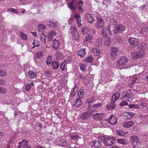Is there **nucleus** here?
Segmentation results:
<instances>
[{"instance_id":"nucleus-1","label":"nucleus","mask_w":148,"mask_h":148,"mask_svg":"<svg viewBox=\"0 0 148 148\" xmlns=\"http://www.w3.org/2000/svg\"><path fill=\"white\" fill-rule=\"evenodd\" d=\"M84 2L82 1H78V0H73L72 1L69 2L68 6L71 9L75 10L77 8L80 12H83V9Z\"/></svg>"},{"instance_id":"nucleus-2","label":"nucleus","mask_w":148,"mask_h":148,"mask_svg":"<svg viewBox=\"0 0 148 148\" xmlns=\"http://www.w3.org/2000/svg\"><path fill=\"white\" fill-rule=\"evenodd\" d=\"M130 139L133 147L135 148H138L140 144L138 137L136 136H131Z\"/></svg>"},{"instance_id":"nucleus-3","label":"nucleus","mask_w":148,"mask_h":148,"mask_svg":"<svg viewBox=\"0 0 148 148\" xmlns=\"http://www.w3.org/2000/svg\"><path fill=\"white\" fill-rule=\"evenodd\" d=\"M125 27L121 24H119L117 25L114 29V34L122 33L125 30Z\"/></svg>"},{"instance_id":"nucleus-4","label":"nucleus","mask_w":148,"mask_h":148,"mask_svg":"<svg viewBox=\"0 0 148 148\" xmlns=\"http://www.w3.org/2000/svg\"><path fill=\"white\" fill-rule=\"evenodd\" d=\"M103 140L104 144L107 146L112 145L116 141V140L113 137L103 138Z\"/></svg>"},{"instance_id":"nucleus-5","label":"nucleus","mask_w":148,"mask_h":148,"mask_svg":"<svg viewBox=\"0 0 148 148\" xmlns=\"http://www.w3.org/2000/svg\"><path fill=\"white\" fill-rule=\"evenodd\" d=\"M128 40L130 45L133 47H137L139 43V40L136 38L130 37Z\"/></svg>"},{"instance_id":"nucleus-6","label":"nucleus","mask_w":148,"mask_h":148,"mask_svg":"<svg viewBox=\"0 0 148 148\" xmlns=\"http://www.w3.org/2000/svg\"><path fill=\"white\" fill-rule=\"evenodd\" d=\"M131 55L133 59L135 60L142 58L145 55V53L144 51L138 50V51L137 52H135L134 53H132Z\"/></svg>"},{"instance_id":"nucleus-7","label":"nucleus","mask_w":148,"mask_h":148,"mask_svg":"<svg viewBox=\"0 0 148 148\" xmlns=\"http://www.w3.org/2000/svg\"><path fill=\"white\" fill-rule=\"evenodd\" d=\"M97 22L95 24V26L98 28L102 27L104 25V21L100 17L97 16L96 17Z\"/></svg>"},{"instance_id":"nucleus-8","label":"nucleus","mask_w":148,"mask_h":148,"mask_svg":"<svg viewBox=\"0 0 148 148\" xmlns=\"http://www.w3.org/2000/svg\"><path fill=\"white\" fill-rule=\"evenodd\" d=\"M85 18L86 21L89 23H92L94 21V15L88 13L85 14Z\"/></svg>"},{"instance_id":"nucleus-9","label":"nucleus","mask_w":148,"mask_h":148,"mask_svg":"<svg viewBox=\"0 0 148 148\" xmlns=\"http://www.w3.org/2000/svg\"><path fill=\"white\" fill-rule=\"evenodd\" d=\"M71 34L72 38L73 40H77L79 38V34L75 28L72 29Z\"/></svg>"},{"instance_id":"nucleus-10","label":"nucleus","mask_w":148,"mask_h":148,"mask_svg":"<svg viewBox=\"0 0 148 148\" xmlns=\"http://www.w3.org/2000/svg\"><path fill=\"white\" fill-rule=\"evenodd\" d=\"M46 62L47 65H59L60 64L57 61H53L52 60V57L50 56H48L47 58Z\"/></svg>"},{"instance_id":"nucleus-11","label":"nucleus","mask_w":148,"mask_h":148,"mask_svg":"<svg viewBox=\"0 0 148 148\" xmlns=\"http://www.w3.org/2000/svg\"><path fill=\"white\" fill-rule=\"evenodd\" d=\"M117 120L116 117L112 115L108 117L107 121L111 125H114L116 123Z\"/></svg>"},{"instance_id":"nucleus-12","label":"nucleus","mask_w":148,"mask_h":148,"mask_svg":"<svg viewBox=\"0 0 148 148\" xmlns=\"http://www.w3.org/2000/svg\"><path fill=\"white\" fill-rule=\"evenodd\" d=\"M123 99L125 100L130 99L133 95L130 90H129L127 92H124L123 94Z\"/></svg>"},{"instance_id":"nucleus-13","label":"nucleus","mask_w":148,"mask_h":148,"mask_svg":"<svg viewBox=\"0 0 148 148\" xmlns=\"http://www.w3.org/2000/svg\"><path fill=\"white\" fill-rule=\"evenodd\" d=\"M127 62L128 60L126 57H121L117 61L116 65H125Z\"/></svg>"},{"instance_id":"nucleus-14","label":"nucleus","mask_w":148,"mask_h":148,"mask_svg":"<svg viewBox=\"0 0 148 148\" xmlns=\"http://www.w3.org/2000/svg\"><path fill=\"white\" fill-rule=\"evenodd\" d=\"M104 116L103 114L101 113H96L93 114L92 117L95 120H100L103 118Z\"/></svg>"},{"instance_id":"nucleus-15","label":"nucleus","mask_w":148,"mask_h":148,"mask_svg":"<svg viewBox=\"0 0 148 148\" xmlns=\"http://www.w3.org/2000/svg\"><path fill=\"white\" fill-rule=\"evenodd\" d=\"M90 145L94 147L98 148L101 147V141L99 140H95L91 143Z\"/></svg>"},{"instance_id":"nucleus-16","label":"nucleus","mask_w":148,"mask_h":148,"mask_svg":"<svg viewBox=\"0 0 148 148\" xmlns=\"http://www.w3.org/2000/svg\"><path fill=\"white\" fill-rule=\"evenodd\" d=\"M110 27H108V28H107L106 27H103L102 31V35L103 36H104L106 37L107 36V32L108 31L109 32V34L110 36L112 35V34L111 33V32L110 31Z\"/></svg>"},{"instance_id":"nucleus-17","label":"nucleus","mask_w":148,"mask_h":148,"mask_svg":"<svg viewBox=\"0 0 148 148\" xmlns=\"http://www.w3.org/2000/svg\"><path fill=\"white\" fill-rule=\"evenodd\" d=\"M86 54V49H81L77 51V55L81 58H84Z\"/></svg>"},{"instance_id":"nucleus-18","label":"nucleus","mask_w":148,"mask_h":148,"mask_svg":"<svg viewBox=\"0 0 148 148\" xmlns=\"http://www.w3.org/2000/svg\"><path fill=\"white\" fill-rule=\"evenodd\" d=\"M134 124V122L132 121H125L123 123L124 126L127 128H129L131 127Z\"/></svg>"},{"instance_id":"nucleus-19","label":"nucleus","mask_w":148,"mask_h":148,"mask_svg":"<svg viewBox=\"0 0 148 148\" xmlns=\"http://www.w3.org/2000/svg\"><path fill=\"white\" fill-rule=\"evenodd\" d=\"M75 18L76 19L77 23L78 24V26H80L82 25V21L81 19V17L80 15L77 13L75 14Z\"/></svg>"},{"instance_id":"nucleus-20","label":"nucleus","mask_w":148,"mask_h":148,"mask_svg":"<svg viewBox=\"0 0 148 148\" xmlns=\"http://www.w3.org/2000/svg\"><path fill=\"white\" fill-rule=\"evenodd\" d=\"M60 45V42L58 40L56 39L53 40L52 44V47L55 49H59Z\"/></svg>"},{"instance_id":"nucleus-21","label":"nucleus","mask_w":148,"mask_h":148,"mask_svg":"<svg viewBox=\"0 0 148 148\" xmlns=\"http://www.w3.org/2000/svg\"><path fill=\"white\" fill-rule=\"evenodd\" d=\"M88 113V112H87L82 114L80 116L81 118L83 120H87L89 119L90 118V116Z\"/></svg>"},{"instance_id":"nucleus-22","label":"nucleus","mask_w":148,"mask_h":148,"mask_svg":"<svg viewBox=\"0 0 148 148\" xmlns=\"http://www.w3.org/2000/svg\"><path fill=\"white\" fill-rule=\"evenodd\" d=\"M56 35V33L55 31H52L49 33L47 37L48 40L49 41H51L53 37Z\"/></svg>"},{"instance_id":"nucleus-23","label":"nucleus","mask_w":148,"mask_h":148,"mask_svg":"<svg viewBox=\"0 0 148 148\" xmlns=\"http://www.w3.org/2000/svg\"><path fill=\"white\" fill-rule=\"evenodd\" d=\"M103 40L101 38L97 39L95 43V46L98 48L101 46L103 42Z\"/></svg>"},{"instance_id":"nucleus-24","label":"nucleus","mask_w":148,"mask_h":148,"mask_svg":"<svg viewBox=\"0 0 148 148\" xmlns=\"http://www.w3.org/2000/svg\"><path fill=\"white\" fill-rule=\"evenodd\" d=\"M28 76L30 79H33L36 77L37 73L34 71H32L28 72Z\"/></svg>"},{"instance_id":"nucleus-25","label":"nucleus","mask_w":148,"mask_h":148,"mask_svg":"<svg viewBox=\"0 0 148 148\" xmlns=\"http://www.w3.org/2000/svg\"><path fill=\"white\" fill-rule=\"evenodd\" d=\"M44 55V53L42 51H38L36 53V57L38 59L42 58Z\"/></svg>"},{"instance_id":"nucleus-26","label":"nucleus","mask_w":148,"mask_h":148,"mask_svg":"<svg viewBox=\"0 0 148 148\" xmlns=\"http://www.w3.org/2000/svg\"><path fill=\"white\" fill-rule=\"evenodd\" d=\"M120 96V94L119 93L117 92L114 94L112 97V101L113 102H114L117 100Z\"/></svg>"},{"instance_id":"nucleus-27","label":"nucleus","mask_w":148,"mask_h":148,"mask_svg":"<svg viewBox=\"0 0 148 148\" xmlns=\"http://www.w3.org/2000/svg\"><path fill=\"white\" fill-rule=\"evenodd\" d=\"M114 102H113L111 101L110 103H109L107 105V107L109 110H112L115 108V105L114 103Z\"/></svg>"},{"instance_id":"nucleus-28","label":"nucleus","mask_w":148,"mask_h":148,"mask_svg":"<svg viewBox=\"0 0 148 148\" xmlns=\"http://www.w3.org/2000/svg\"><path fill=\"white\" fill-rule=\"evenodd\" d=\"M111 40L110 38L108 36H106L104 39V43L106 46H108L110 44Z\"/></svg>"},{"instance_id":"nucleus-29","label":"nucleus","mask_w":148,"mask_h":148,"mask_svg":"<svg viewBox=\"0 0 148 148\" xmlns=\"http://www.w3.org/2000/svg\"><path fill=\"white\" fill-rule=\"evenodd\" d=\"M59 145L61 146H63L64 147H68V145L64 139H62L59 141Z\"/></svg>"},{"instance_id":"nucleus-30","label":"nucleus","mask_w":148,"mask_h":148,"mask_svg":"<svg viewBox=\"0 0 148 148\" xmlns=\"http://www.w3.org/2000/svg\"><path fill=\"white\" fill-rule=\"evenodd\" d=\"M117 141L118 143L123 145H126L128 143V142L127 140L124 139H118Z\"/></svg>"},{"instance_id":"nucleus-31","label":"nucleus","mask_w":148,"mask_h":148,"mask_svg":"<svg viewBox=\"0 0 148 148\" xmlns=\"http://www.w3.org/2000/svg\"><path fill=\"white\" fill-rule=\"evenodd\" d=\"M55 55L58 59H62L63 58V55L62 53L60 52H57L55 54Z\"/></svg>"},{"instance_id":"nucleus-32","label":"nucleus","mask_w":148,"mask_h":148,"mask_svg":"<svg viewBox=\"0 0 148 148\" xmlns=\"http://www.w3.org/2000/svg\"><path fill=\"white\" fill-rule=\"evenodd\" d=\"M49 26L55 28L57 26L58 22L56 21H49Z\"/></svg>"},{"instance_id":"nucleus-33","label":"nucleus","mask_w":148,"mask_h":148,"mask_svg":"<svg viewBox=\"0 0 148 148\" xmlns=\"http://www.w3.org/2000/svg\"><path fill=\"white\" fill-rule=\"evenodd\" d=\"M138 49L139 50L144 51L145 47V44L144 43H142L140 45H138Z\"/></svg>"},{"instance_id":"nucleus-34","label":"nucleus","mask_w":148,"mask_h":148,"mask_svg":"<svg viewBox=\"0 0 148 148\" xmlns=\"http://www.w3.org/2000/svg\"><path fill=\"white\" fill-rule=\"evenodd\" d=\"M111 53L118 54L119 53L118 49L116 47H112L111 48Z\"/></svg>"},{"instance_id":"nucleus-35","label":"nucleus","mask_w":148,"mask_h":148,"mask_svg":"<svg viewBox=\"0 0 148 148\" xmlns=\"http://www.w3.org/2000/svg\"><path fill=\"white\" fill-rule=\"evenodd\" d=\"M92 51L94 56H98L100 54V51L99 49H94Z\"/></svg>"},{"instance_id":"nucleus-36","label":"nucleus","mask_w":148,"mask_h":148,"mask_svg":"<svg viewBox=\"0 0 148 148\" xmlns=\"http://www.w3.org/2000/svg\"><path fill=\"white\" fill-rule=\"evenodd\" d=\"M84 90L82 89H80L78 92L77 94L79 98H81L83 97L84 95Z\"/></svg>"},{"instance_id":"nucleus-37","label":"nucleus","mask_w":148,"mask_h":148,"mask_svg":"<svg viewBox=\"0 0 148 148\" xmlns=\"http://www.w3.org/2000/svg\"><path fill=\"white\" fill-rule=\"evenodd\" d=\"M20 36L23 39L27 40V35L25 34L22 32H20Z\"/></svg>"},{"instance_id":"nucleus-38","label":"nucleus","mask_w":148,"mask_h":148,"mask_svg":"<svg viewBox=\"0 0 148 148\" xmlns=\"http://www.w3.org/2000/svg\"><path fill=\"white\" fill-rule=\"evenodd\" d=\"M111 24L113 25H115L117 23L118 20L114 18H111L110 20Z\"/></svg>"},{"instance_id":"nucleus-39","label":"nucleus","mask_w":148,"mask_h":148,"mask_svg":"<svg viewBox=\"0 0 148 148\" xmlns=\"http://www.w3.org/2000/svg\"><path fill=\"white\" fill-rule=\"evenodd\" d=\"M93 40L92 36L90 35H88L87 36L86 40V41L88 42H92Z\"/></svg>"},{"instance_id":"nucleus-40","label":"nucleus","mask_w":148,"mask_h":148,"mask_svg":"<svg viewBox=\"0 0 148 148\" xmlns=\"http://www.w3.org/2000/svg\"><path fill=\"white\" fill-rule=\"evenodd\" d=\"M45 28V27L42 24H40L38 25V30L40 32H42L43 31L44 29Z\"/></svg>"},{"instance_id":"nucleus-41","label":"nucleus","mask_w":148,"mask_h":148,"mask_svg":"<svg viewBox=\"0 0 148 148\" xmlns=\"http://www.w3.org/2000/svg\"><path fill=\"white\" fill-rule=\"evenodd\" d=\"M116 133H117V135L120 136H124L126 134V133L123 131H122L119 130L116 131Z\"/></svg>"},{"instance_id":"nucleus-42","label":"nucleus","mask_w":148,"mask_h":148,"mask_svg":"<svg viewBox=\"0 0 148 148\" xmlns=\"http://www.w3.org/2000/svg\"><path fill=\"white\" fill-rule=\"evenodd\" d=\"M46 38V36L45 35L44 33H42L41 34L40 39L42 41V42L45 43L46 42L45 38Z\"/></svg>"},{"instance_id":"nucleus-43","label":"nucleus","mask_w":148,"mask_h":148,"mask_svg":"<svg viewBox=\"0 0 148 148\" xmlns=\"http://www.w3.org/2000/svg\"><path fill=\"white\" fill-rule=\"evenodd\" d=\"M34 46L32 47V49H33L35 47H37L39 46L40 43L39 41L36 40H34L33 43Z\"/></svg>"},{"instance_id":"nucleus-44","label":"nucleus","mask_w":148,"mask_h":148,"mask_svg":"<svg viewBox=\"0 0 148 148\" xmlns=\"http://www.w3.org/2000/svg\"><path fill=\"white\" fill-rule=\"evenodd\" d=\"M117 55L118 54L110 52V56L111 58L113 60L116 59L117 56Z\"/></svg>"},{"instance_id":"nucleus-45","label":"nucleus","mask_w":148,"mask_h":148,"mask_svg":"<svg viewBox=\"0 0 148 148\" xmlns=\"http://www.w3.org/2000/svg\"><path fill=\"white\" fill-rule=\"evenodd\" d=\"M93 60V57L88 56L85 59V61L86 62L91 63Z\"/></svg>"},{"instance_id":"nucleus-46","label":"nucleus","mask_w":148,"mask_h":148,"mask_svg":"<svg viewBox=\"0 0 148 148\" xmlns=\"http://www.w3.org/2000/svg\"><path fill=\"white\" fill-rule=\"evenodd\" d=\"M7 74V72L5 70L0 69V76H5Z\"/></svg>"},{"instance_id":"nucleus-47","label":"nucleus","mask_w":148,"mask_h":148,"mask_svg":"<svg viewBox=\"0 0 148 148\" xmlns=\"http://www.w3.org/2000/svg\"><path fill=\"white\" fill-rule=\"evenodd\" d=\"M7 11L13 12L16 14H18V12L17 11L16 9H14L13 8L8 9Z\"/></svg>"},{"instance_id":"nucleus-48","label":"nucleus","mask_w":148,"mask_h":148,"mask_svg":"<svg viewBox=\"0 0 148 148\" xmlns=\"http://www.w3.org/2000/svg\"><path fill=\"white\" fill-rule=\"evenodd\" d=\"M129 108H139L140 107H139V106L138 105L135 104H131L128 105Z\"/></svg>"},{"instance_id":"nucleus-49","label":"nucleus","mask_w":148,"mask_h":148,"mask_svg":"<svg viewBox=\"0 0 148 148\" xmlns=\"http://www.w3.org/2000/svg\"><path fill=\"white\" fill-rule=\"evenodd\" d=\"M79 136L77 134H75L71 137V139L73 140H76L79 138Z\"/></svg>"},{"instance_id":"nucleus-50","label":"nucleus","mask_w":148,"mask_h":148,"mask_svg":"<svg viewBox=\"0 0 148 148\" xmlns=\"http://www.w3.org/2000/svg\"><path fill=\"white\" fill-rule=\"evenodd\" d=\"M52 73L51 71H46L45 73V76L48 77H49L51 75Z\"/></svg>"},{"instance_id":"nucleus-51","label":"nucleus","mask_w":148,"mask_h":148,"mask_svg":"<svg viewBox=\"0 0 148 148\" xmlns=\"http://www.w3.org/2000/svg\"><path fill=\"white\" fill-rule=\"evenodd\" d=\"M0 92L3 94H5L6 92V89L4 88L1 87Z\"/></svg>"},{"instance_id":"nucleus-52","label":"nucleus","mask_w":148,"mask_h":148,"mask_svg":"<svg viewBox=\"0 0 148 148\" xmlns=\"http://www.w3.org/2000/svg\"><path fill=\"white\" fill-rule=\"evenodd\" d=\"M137 79V78L135 76H134L132 77V82L131 83V84H132V85H133L136 82Z\"/></svg>"},{"instance_id":"nucleus-53","label":"nucleus","mask_w":148,"mask_h":148,"mask_svg":"<svg viewBox=\"0 0 148 148\" xmlns=\"http://www.w3.org/2000/svg\"><path fill=\"white\" fill-rule=\"evenodd\" d=\"M101 105V103H98L97 104H95L93 106V107L95 108H99Z\"/></svg>"},{"instance_id":"nucleus-54","label":"nucleus","mask_w":148,"mask_h":148,"mask_svg":"<svg viewBox=\"0 0 148 148\" xmlns=\"http://www.w3.org/2000/svg\"><path fill=\"white\" fill-rule=\"evenodd\" d=\"M31 87L30 84H29L25 86V89L26 90L28 91L30 89Z\"/></svg>"},{"instance_id":"nucleus-55","label":"nucleus","mask_w":148,"mask_h":148,"mask_svg":"<svg viewBox=\"0 0 148 148\" xmlns=\"http://www.w3.org/2000/svg\"><path fill=\"white\" fill-rule=\"evenodd\" d=\"M128 104V103L126 101H123L120 104V105L121 106H124Z\"/></svg>"},{"instance_id":"nucleus-56","label":"nucleus","mask_w":148,"mask_h":148,"mask_svg":"<svg viewBox=\"0 0 148 148\" xmlns=\"http://www.w3.org/2000/svg\"><path fill=\"white\" fill-rule=\"evenodd\" d=\"M128 116H129L130 117L129 119H130L132 117L134 116L135 115V114L132 112H129L127 113Z\"/></svg>"},{"instance_id":"nucleus-57","label":"nucleus","mask_w":148,"mask_h":148,"mask_svg":"<svg viewBox=\"0 0 148 148\" xmlns=\"http://www.w3.org/2000/svg\"><path fill=\"white\" fill-rule=\"evenodd\" d=\"M80 69L81 71H84L86 69L85 68V65H80Z\"/></svg>"},{"instance_id":"nucleus-58","label":"nucleus","mask_w":148,"mask_h":148,"mask_svg":"<svg viewBox=\"0 0 148 148\" xmlns=\"http://www.w3.org/2000/svg\"><path fill=\"white\" fill-rule=\"evenodd\" d=\"M76 103H77L79 105H81L82 103V102L79 99H77L76 100Z\"/></svg>"},{"instance_id":"nucleus-59","label":"nucleus","mask_w":148,"mask_h":148,"mask_svg":"<svg viewBox=\"0 0 148 148\" xmlns=\"http://www.w3.org/2000/svg\"><path fill=\"white\" fill-rule=\"evenodd\" d=\"M24 141H25L26 142L25 143V144L23 145H25V147H26L25 146L27 145H28L27 144V143L28 142V140H25V139H23V141L22 142L19 143V144H21L23 143Z\"/></svg>"},{"instance_id":"nucleus-60","label":"nucleus","mask_w":148,"mask_h":148,"mask_svg":"<svg viewBox=\"0 0 148 148\" xmlns=\"http://www.w3.org/2000/svg\"><path fill=\"white\" fill-rule=\"evenodd\" d=\"M5 84V83L4 80L0 79V85H4Z\"/></svg>"},{"instance_id":"nucleus-61","label":"nucleus","mask_w":148,"mask_h":148,"mask_svg":"<svg viewBox=\"0 0 148 148\" xmlns=\"http://www.w3.org/2000/svg\"><path fill=\"white\" fill-rule=\"evenodd\" d=\"M75 93L71 92L69 95V98H73L75 96Z\"/></svg>"},{"instance_id":"nucleus-62","label":"nucleus","mask_w":148,"mask_h":148,"mask_svg":"<svg viewBox=\"0 0 148 148\" xmlns=\"http://www.w3.org/2000/svg\"><path fill=\"white\" fill-rule=\"evenodd\" d=\"M95 111H96V110H91L90 112H88V113L90 115V116L93 113H94V112Z\"/></svg>"},{"instance_id":"nucleus-63","label":"nucleus","mask_w":148,"mask_h":148,"mask_svg":"<svg viewBox=\"0 0 148 148\" xmlns=\"http://www.w3.org/2000/svg\"><path fill=\"white\" fill-rule=\"evenodd\" d=\"M62 62L60 64V65H66V63L67 61L66 60H64L63 59L62 60Z\"/></svg>"},{"instance_id":"nucleus-64","label":"nucleus","mask_w":148,"mask_h":148,"mask_svg":"<svg viewBox=\"0 0 148 148\" xmlns=\"http://www.w3.org/2000/svg\"><path fill=\"white\" fill-rule=\"evenodd\" d=\"M92 34H94L95 33V29H90L89 31Z\"/></svg>"}]
</instances>
